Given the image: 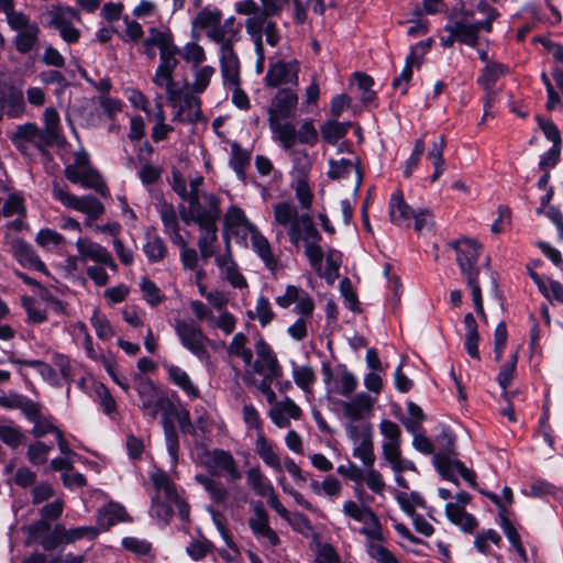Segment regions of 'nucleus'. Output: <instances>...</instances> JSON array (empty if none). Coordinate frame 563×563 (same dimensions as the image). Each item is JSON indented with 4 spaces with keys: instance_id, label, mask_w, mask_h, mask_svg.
I'll return each mask as SVG.
<instances>
[{
    "instance_id": "1",
    "label": "nucleus",
    "mask_w": 563,
    "mask_h": 563,
    "mask_svg": "<svg viewBox=\"0 0 563 563\" xmlns=\"http://www.w3.org/2000/svg\"><path fill=\"white\" fill-rule=\"evenodd\" d=\"M273 211V225L286 228L290 243L295 247L302 243L311 267L321 271L324 253L319 243L322 238L312 218L308 213L300 214L296 206L287 201L275 203Z\"/></svg>"
},
{
    "instance_id": "2",
    "label": "nucleus",
    "mask_w": 563,
    "mask_h": 563,
    "mask_svg": "<svg viewBox=\"0 0 563 563\" xmlns=\"http://www.w3.org/2000/svg\"><path fill=\"white\" fill-rule=\"evenodd\" d=\"M155 494L152 497L151 516L166 523L173 512V507L178 511L181 520L189 517V505L178 495L176 485L162 470H155L150 476Z\"/></svg>"
},
{
    "instance_id": "3",
    "label": "nucleus",
    "mask_w": 563,
    "mask_h": 563,
    "mask_svg": "<svg viewBox=\"0 0 563 563\" xmlns=\"http://www.w3.org/2000/svg\"><path fill=\"white\" fill-rule=\"evenodd\" d=\"M1 12L11 31L15 32L13 44L18 53H31L40 41L41 29L29 14L15 9L14 0H0Z\"/></svg>"
},
{
    "instance_id": "4",
    "label": "nucleus",
    "mask_w": 563,
    "mask_h": 563,
    "mask_svg": "<svg viewBox=\"0 0 563 563\" xmlns=\"http://www.w3.org/2000/svg\"><path fill=\"white\" fill-rule=\"evenodd\" d=\"M134 380V388L140 398V409L145 417L154 420L161 415L163 420L175 415L174 402L151 378L135 375Z\"/></svg>"
},
{
    "instance_id": "5",
    "label": "nucleus",
    "mask_w": 563,
    "mask_h": 563,
    "mask_svg": "<svg viewBox=\"0 0 563 563\" xmlns=\"http://www.w3.org/2000/svg\"><path fill=\"white\" fill-rule=\"evenodd\" d=\"M207 37L219 45V62L222 78L236 82L238 65L240 64L238 54L233 45L239 40L238 31H228L221 21L207 31Z\"/></svg>"
},
{
    "instance_id": "6",
    "label": "nucleus",
    "mask_w": 563,
    "mask_h": 563,
    "mask_svg": "<svg viewBox=\"0 0 563 563\" xmlns=\"http://www.w3.org/2000/svg\"><path fill=\"white\" fill-rule=\"evenodd\" d=\"M174 330L180 344L186 350L195 355L201 363H210L208 345L216 349V343L205 334L199 324L194 321L178 319L175 321Z\"/></svg>"
},
{
    "instance_id": "7",
    "label": "nucleus",
    "mask_w": 563,
    "mask_h": 563,
    "mask_svg": "<svg viewBox=\"0 0 563 563\" xmlns=\"http://www.w3.org/2000/svg\"><path fill=\"white\" fill-rule=\"evenodd\" d=\"M203 203L199 199L188 201V209L181 212L185 223H196L199 228L217 224L220 218V199L206 192L202 195Z\"/></svg>"
},
{
    "instance_id": "8",
    "label": "nucleus",
    "mask_w": 563,
    "mask_h": 563,
    "mask_svg": "<svg viewBox=\"0 0 563 563\" xmlns=\"http://www.w3.org/2000/svg\"><path fill=\"white\" fill-rule=\"evenodd\" d=\"M203 465L212 475H225L228 481L242 478V472L232 453L222 449H213L205 454Z\"/></svg>"
},
{
    "instance_id": "9",
    "label": "nucleus",
    "mask_w": 563,
    "mask_h": 563,
    "mask_svg": "<svg viewBox=\"0 0 563 563\" xmlns=\"http://www.w3.org/2000/svg\"><path fill=\"white\" fill-rule=\"evenodd\" d=\"M342 512L352 520L363 523L360 529L363 536L372 538L377 536L378 527L382 525L376 514L368 506L347 499L342 504Z\"/></svg>"
},
{
    "instance_id": "10",
    "label": "nucleus",
    "mask_w": 563,
    "mask_h": 563,
    "mask_svg": "<svg viewBox=\"0 0 563 563\" xmlns=\"http://www.w3.org/2000/svg\"><path fill=\"white\" fill-rule=\"evenodd\" d=\"M456 252V262L462 275L478 274L477 260L481 244L471 238H461L450 243Z\"/></svg>"
},
{
    "instance_id": "11",
    "label": "nucleus",
    "mask_w": 563,
    "mask_h": 563,
    "mask_svg": "<svg viewBox=\"0 0 563 563\" xmlns=\"http://www.w3.org/2000/svg\"><path fill=\"white\" fill-rule=\"evenodd\" d=\"M246 33L253 38L257 52L263 49V34L266 36V42L271 46H276L279 43L280 35L277 25L269 18L265 16H251L245 20Z\"/></svg>"
},
{
    "instance_id": "12",
    "label": "nucleus",
    "mask_w": 563,
    "mask_h": 563,
    "mask_svg": "<svg viewBox=\"0 0 563 563\" xmlns=\"http://www.w3.org/2000/svg\"><path fill=\"white\" fill-rule=\"evenodd\" d=\"M254 349L256 353V360L252 362L254 373L263 377H282L283 367L271 345L261 338Z\"/></svg>"
},
{
    "instance_id": "13",
    "label": "nucleus",
    "mask_w": 563,
    "mask_h": 563,
    "mask_svg": "<svg viewBox=\"0 0 563 563\" xmlns=\"http://www.w3.org/2000/svg\"><path fill=\"white\" fill-rule=\"evenodd\" d=\"M433 464L443 478L451 481L454 484H457L456 474H459L471 486L476 485L475 473L459 460L451 459L445 454L437 453L433 455Z\"/></svg>"
},
{
    "instance_id": "14",
    "label": "nucleus",
    "mask_w": 563,
    "mask_h": 563,
    "mask_svg": "<svg viewBox=\"0 0 563 563\" xmlns=\"http://www.w3.org/2000/svg\"><path fill=\"white\" fill-rule=\"evenodd\" d=\"M76 249L81 261H92L109 267L113 273L118 272V265L113 261L111 253L101 244L80 236L76 241Z\"/></svg>"
},
{
    "instance_id": "15",
    "label": "nucleus",
    "mask_w": 563,
    "mask_h": 563,
    "mask_svg": "<svg viewBox=\"0 0 563 563\" xmlns=\"http://www.w3.org/2000/svg\"><path fill=\"white\" fill-rule=\"evenodd\" d=\"M65 176L73 184H79L84 188L93 189L104 197L109 195L101 175L92 168L67 166L65 168Z\"/></svg>"
},
{
    "instance_id": "16",
    "label": "nucleus",
    "mask_w": 563,
    "mask_h": 563,
    "mask_svg": "<svg viewBox=\"0 0 563 563\" xmlns=\"http://www.w3.org/2000/svg\"><path fill=\"white\" fill-rule=\"evenodd\" d=\"M4 243L22 266L40 272L45 271V264L38 258L29 243L10 233L5 234Z\"/></svg>"
},
{
    "instance_id": "17",
    "label": "nucleus",
    "mask_w": 563,
    "mask_h": 563,
    "mask_svg": "<svg viewBox=\"0 0 563 563\" xmlns=\"http://www.w3.org/2000/svg\"><path fill=\"white\" fill-rule=\"evenodd\" d=\"M298 96L290 89H279L267 110L268 120H286L295 117Z\"/></svg>"
},
{
    "instance_id": "18",
    "label": "nucleus",
    "mask_w": 563,
    "mask_h": 563,
    "mask_svg": "<svg viewBox=\"0 0 563 563\" xmlns=\"http://www.w3.org/2000/svg\"><path fill=\"white\" fill-rule=\"evenodd\" d=\"M299 63L297 60H278L268 67L265 82L268 87H278L284 84H298Z\"/></svg>"
},
{
    "instance_id": "19",
    "label": "nucleus",
    "mask_w": 563,
    "mask_h": 563,
    "mask_svg": "<svg viewBox=\"0 0 563 563\" xmlns=\"http://www.w3.org/2000/svg\"><path fill=\"white\" fill-rule=\"evenodd\" d=\"M267 415L277 428L284 429L290 426V419L299 420L302 410L291 398L285 397L283 400L274 402Z\"/></svg>"
},
{
    "instance_id": "20",
    "label": "nucleus",
    "mask_w": 563,
    "mask_h": 563,
    "mask_svg": "<svg viewBox=\"0 0 563 563\" xmlns=\"http://www.w3.org/2000/svg\"><path fill=\"white\" fill-rule=\"evenodd\" d=\"M25 110L23 93L12 85H0V115L20 117Z\"/></svg>"
},
{
    "instance_id": "21",
    "label": "nucleus",
    "mask_w": 563,
    "mask_h": 563,
    "mask_svg": "<svg viewBox=\"0 0 563 563\" xmlns=\"http://www.w3.org/2000/svg\"><path fill=\"white\" fill-rule=\"evenodd\" d=\"M329 166L328 176L331 179H344L354 174L356 178L355 190L360 189L363 174L360 168V158L356 155L352 154L349 158L330 159Z\"/></svg>"
},
{
    "instance_id": "22",
    "label": "nucleus",
    "mask_w": 563,
    "mask_h": 563,
    "mask_svg": "<svg viewBox=\"0 0 563 563\" xmlns=\"http://www.w3.org/2000/svg\"><path fill=\"white\" fill-rule=\"evenodd\" d=\"M375 399L366 393H358L352 399L341 404L344 417L350 421H358L372 415Z\"/></svg>"
},
{
    "instance_id": "23",
    "label": "nucleus",
    "mask_w": 563,
    "mask_h": 563,
    "mask_svg": "<svg viewBox=\"0 0 563 563\" xmlns=\"http://www.w3.org/2000/svg\"><path fill=\"white\" fill-rule=\"evenodd\" d=\"M249 235L251 239L252 250L263 261L265 267L271 272L277 271L279 261L274 254L267 238L261 233L257 227H251Z\"/></svg>"
},
{
    "instance_id": "24",
    "label": "nucleus",
    "mask_w": 563,
    "mask_h": 563,
    "mask_svg": "<svg viewBox=\"0 0 563 563\" xmlns=\"http://www.w3.org/2000/svg\"><path fill=\"white\" fill-rule=\"evenodd\" d=\"M428 46L429 45L427 43L420 42L416 46L411 47L400 75L393 80V87L395 89H400L401 93L407 92V84L411 79L412 68H419L422 65V55Z\"/></svg>"
},
{
    "instance_id": "25",
    "label": "nucleus",
    "mask_w": 563,
    "mask_h": 563,
    "mask_svg": "<svg viewBox=\"0 0 563 563\" xmlns=\"http://www.w3.org/2000/svg\"><path fill=\"white\" fill-rule=\"evenodd\" d=\"M249 527L256 538H265L269 545L276 547L279 543L277 533L269 527L268 515L263 506L258 505L254 508V515L249 520Z\"/></svg>"
},
{
    "instance_id": "26",
    "label": "nucleus",
    "mask_w": 563,
    "mask_h": 563,
    "mask_svg": "<svg viewBox=\"0 0 563 563\" xmlns=\"http://www.w3.org/2000/svg\"><path fill=\"white\" fill-rule=\"evenodd\" d=\"M216 264L219 267L221 275L229 282V284L239 289L247 287L245 277L240 273L236 263L232 258L230 252L227 254L218 255Z\"/></svg>"
},
{
    "instance_id": "27",
    "label": "nucleus",
    "mask_w": 563,
    "mask_h": 563,
    "mask_svg": "<svg viewBox=\"0 0 563 563\" xmlns=\"http://www.w3.org/2000/svg\"><path fill=\"white\" fill-rule=\"evenodd\" d=\"M272 139L285 150H290L297 142V130L294 123L285 120H268Z\"/></svg>"
},
{
    "instance_id": "28",
    "label": "nucleus",
    "mask_w": 563,
    "mask_h": 563,
    "mask_svg": "<svg viewBox=\"0 0 563 563\" xmlns=\"http://www.w3.org/2000/svg\"><path fill=\"white\" fill-rule=\"evenodd\" d=\"M445 31L450 34H453L455 38H457V42L462 44L473 48L477 47L478 45L479 34L474 23L467 22L465 20L452 21L451 24L445 26Z\"/></svg>"
},
{
    "instance_id": "29",
    "label": "nucleus",
    "mask_w": 563,
    "mask_h": 563,
    "mask_svg": "<svg viewBox=\"0 0 563 563\" xmlns=\"http://www.w3.org/2000/svg\"><path fill=\"white\" fill-rule=\"evenodd\" d=\"M366 553L377 563H395L396 556L384 545L385 537L382 526L378 527V533L375 538L365 536Z\"/></svg>"
},
{
    "instance_id": "30",
    "label": "nucleus",
    "mask_w": 563,
    "mask_h": 563,
    "mask_svg": "<svg viewBox=\"0 0 563 563\" xmlns=\"http://www.w3.org/2000/svg\"><path fill=\"white\" fill-rule=\"evenodd\" d=\"M168 379L179 387L189 398L197 399L200 397V390L191 380L186 371L177 365H164Z\"/></svg>"
},
{
    "instance_id": "31",
    "label": "nucleus",
    "mask_w": 563,
    "mask_h": 563,
    "mask_svg": "<svg viewBox=\"0 0 563 563\" xmlns=\"http://www.w3.org/2000/svg\"><path fill=\"white\" fill-rule=\"evenodd\" d=\"M31 413L25 411L23 415L26 419L33 423L32 434L36 438H41L47 433L57 434L60 431L52 421L51 417H45L41 413L40 405L32 400Z\"/></svg>"
},
{
    "instance_id": "32",
    "label": "nucleus",
    "mask_w": 563,
    "mask_h": 563,
    "mask_svg": "<svg viewBox=\"0 0 563 563\" xmlns=\"http://www.w3.org/2000/svg\"><path fill=\"white\" fill-rule=\"evenodd\" d=\"M413 216V210L407 205L399 191L390 197L389 218L390 221L399 227H409Z\"/></svg>"
},
{
    "instance_id": "33",
    "label": "nucleus",
    "mask_w": 563,
    "mask_h": 563,
    "mask_svg": "<svg viewBox=\"0 0 563 563\" xmlns=\"http://www.w3.org/2000/svg\"><path fill=\"white\" fill-rule=\"evenodd\" d=\"M44 15L48 19L47 26L56 30L80 21V14L76 10L63 5L52 7Z\"/></svg>"
},
{
    "instance_id": "34",
    "label": "nucleus",
    "mask_w": 563,
    "mask_h": 563,
    "mask_svg": "<svg viewBox=\"0 0 563 563\" xmlns=\"http://www.w3.org/2000/svg\"><path fill=\"white\" fill-rule=\"evenodd\" d=\"M508 71V68L499 63L487 64L486 67L482 70L481 76L478 77V82L485 88L487 91L488 100L485 103V113L488 114V107L492 98V88L495 82L503 76H505Z\"/></svg>"
},
{
    "instance_id": "35",
    "label": "nucleus",
    "mask_w": 563,
    "mask_h": 563,
    "mask_svg": "<svg viewBox=\"0 0 563 563\" xmlns=\"http://www.w3.org/2000/svg\"><path fill=\"white\" fill-rule=\"evenodd\" d=\"M224 225L228 230L235 234H249L251 227H256L252 223L245 212L238 206H231L224 214Z\"/></svg>"
},
{
    "instance_id": "36",
    "label": "nucleus",
    "mask_w": 563,
    "mask_h": 563,
    "mask_svg": "<svg viewBox=\"0 0 563 563\" xmlns=\"http://www.w3.org/2000/svg\"><path fill=\"white\" fill-rule=\"evenodd\" d=\"M274 448V443L265 437L264 432H260V434H257L255 440V452L267 466L277 472H282L280 459Z\"/></svg>"
},
{
    "instance_id": "37",
    "label": "nucleus",
    "mask_w": 563,
    "mask_h": 563,
    "mask_svg": "<svg viewBox=\"0 0 563 563\" xmlns=\"http://www.w3.org/2000/svg\"><path fill=\"white\" fill-rule=\"evenodd\" d=\"M145 240L146 242L143 245V252L146 255L148 263L154 264L162 262L168 253L164 240L153 230H148L145 233Z\"/></svg>"
},
{
    "instance_id": "38",
    "label": "nucleus",
    "mask_w": 563,
    "mask_h": 563,
    "mask_svg": "<svg viewBox=\"0 0 563 563\" xmlns=\"http://www.w3.org/2000/svg\"><path fill=\"white\" fill-rule=\"evenodd\" d=\"M445 515L452 523L460 527L464 532H472L477 527L475 517L466 512L459 504L448 503Z\"/></svg>"
},
{
    "instance_id": "39",
    "label": "nucleus",
    "mask_w": 563,
    "mask_h": 563,
    "mask_svg": "<svg viewBox=\"0 0 563 563\" xmlns=\"http://www.w3.org/2000/svg\"><path fill=\"white\" fill-rule=\"evenodd\" d=\"M55 533L59 540L64 541V543H74L81 539H96L99 534V529L92 526L66 529L64 526L57 525L55 526Z\"/></svg>"
},
{
    "instance_id": "40",
    "label": "nucleus",
    "mask_w": 563,
    "mask_h": 563,
    "mask_svg": "<svg viewBox=\"0 0 563 563\" xmlns=\"http://www.w3.org/2000/svg\"><path fill=\"white\" fill-rule=\"evenodd\" d=\"M178 54L179 48L174 43V35L172 31L167 29L163 44L159 47V64L157 67L175 70L178 65Z\"/></svg>"
},
{
    "instance_id": "41",
    "label": "nucleus",
    "mask_w": 563,
    "mask_h": 563,
    "mask_svg": "<svg viewBox=\"0 0 563 563\" xmlns=\"http://www.w3.org/2000/svg\"><path fill=\"white\" fill-rule=\"evenodd\" d=\"M201 119L200 100L191 95H186L179 103L174 120L192 123Z\"/></svg>"
},
{
    "instance_id": "42",
    "label": "nucleus",
    "mask_w": 563,
    "mask_h": 563,
    "mask_svg": "<svg viewBox=\"0 0 563 563\" xmlns=\"http://www.w3.org/2000/svg\"><path fill=\"white\" fill-rule=\"evenodd\" d=\"M380 433L385 440L382 444L383 456L400 449V428L390 420H383L379 423Z\"/></svg>"
},
{
    "instance_id": "43",
    "label": "nucleus",
    "mask_w": 563,
    "mask_h": 563,
    "mask_svg": "<svg viewBox=\"0 0 563 563\" xmlns=\"http://www.w3.org/2000/svg\"><path fill=\"white\" fill-rule=\"evenodd\" d=\"M195 481L205 488L213 503L224 504L227 501L229 493L221 482L205 474H197Z\"/></svg>"
},
{
    "instance_id": "44",
    "label": "nucleus",
    "mask_w": 563,
    "mask_h": 563,
    "mask_svg": "<svg viewBox=\"0 0 563 563\" xmlns=\"http://www.w3.org/2000/svg\"><path fill=\"white\" fill-rule=\"evenodd\" d=\"M63 501L60 499H56L51 504H47L42 508V519L37 522L31 525L29 530L32 534H36L41 531H46L49 529L48 521L57 519L63 511Z\"/></svg>"
},
{
    "instance_id": "45",
    "label": "nucleus",
    "mask_w": 563,
    "mask_h": 563,
    "mask_svg": "<svg viewBox=\"0 0 563 563\" xmlns=\"http://www.w3.org/2000/svg\"><path fill=\"white\" fill-rule=\"evenodd\" d=\"M310 488L316 495L331 499L340 497L343 490L340 479L333 475L324 477L322 482L312 481Z\"/></svg>"
},
{
    "instance_id": "46",
    "label": "nucleus",
    "mask_w": 563,
    "mask_h": 563,
    "mask_svg": "<svg viewBox=\"0 0 563 563\" xmlns=\"http://www.w3.org/2000/svg\"><path fill=\"white\" fill-rule=\"evenodd\" d=\"M352 454L364 466H374L376 456L374 453L373 432H366L362 441L354 443Z\"/></svg>"
},
{
    "instance_id": "47",
    "label": "nucleus",
    "mask_w": 563,
    "mask_h": 563,
    "mask_svg": "<svg viewBox=\"0 0 563 563\" xmlns=\"http://www.w3.org/2000/svg\"><path fill=\"white\" fill-rule=\"evenodd\" d=\"M126 514L122 506L119 504L110 503L102 507L97 517L98 526L102 529H109L117 522L123 521Z\"/></svg>"
},
{
    "instance_id": "48",
    "label": "nucleus",
    "mask_w": 563,
    "mask_h": 563,
    "mask_svg": "<svg viewBox=\"0 0 563 563\" xmlns=\"http://www.w3.org/2000/svg\"><path fill=\"white\" fill-rule=\"evenodd\" d=\"M37 128L35 123H25L16 126L11 139L14 146L22 153L27 154L34 141Z\"/></svg>"
},
{
    "instance_id": "49",
    "label": "nucleus",
    "mask_w": 563,
    "mask_h": 563,
    "mask_svg": "<svg viewBox=\"0 0 563 563\" xmlns=\"http://www.w3.org/2000/svg\"><path fill=\"white\" fill-rule=\"evenodd\" d=\"M165 443L167 452L170 456L172 466L175 467L178 463V453H179V439L176 427L174 426L172 418H165L162 421Z\"/></svg>"
},
{
    "instance_id": "50",
    "label": "nucleus",
    "mask_w": 563,
    "mask_h": 563,
    "mask_svg": "<svg viewBox=\"0 0 563 563\" xmlns=\"http://www.w3.org/2000/svg\"><path fill=\"white\" fill-rule=\"evenodd\" d=\"M247 342L249 339L244 333H235L228 346V353L231 356L241 357L245 365L250 366L253 361V352L246 346Z\"/></svg>"
},
{
    "instance_id": "51",
    "label": "nucleus",
    "mask_w": 563,
    "mask_h": 563,
    "mask_svg": "<svg viewBox=\"0 0 563 563\" xmlns=\"http://www.w3.org/2000/svg\"><path fill=\"white\" fill-rule=\"evenodd\" d=\"M292 378L295 384L305 393L310 394L313 384L317 380V375L313 368L309 365H296L292 363Z\"/></svg>"
},
{
    "instance_id": "52",
    "label": "nucleus",
    "mask_w": 563,
    "mask_h": 563,
    "mask_svg": "<svg viewBox=\"0 0 563 563\" xmlns=\"http://www.w3.org/2000/svg\"><path fill=\"white\" fill-rule=\"evenodd\" d=\"M198 239V247L203 260H208L214 254V243L217 242V224L202 227Z\"/></svg>"
},
{
    "instance_id": "53",
    "label": "nucleus",
    "mask_w": 563,
    "mask_h": 563,
    "mask_svg": "<svg viewBox=\"0 0 563 563\" xmlns=\"http://www.w3.org/2000/svg\"><path fill=\"white\" fill-rule=\"evenodd\" d=\"M216 74V68L210 65L197 66L192 68V81L190 88L196 93H202L209 86L211 78Z\"/></svg>"
},
{
    "instance_id": "54",
    "label": "nucleus",
    "mask_w": 563,
    "mask_h": 563,
    "mask_svg": "<svg viewBox=\"0 0 563 563\" xmlns=\"http://www.w3.org/2000/svg\"><path fill=\"white\" fill-rule=\"evenodd\" d=\"M445 146V141L443 136H440L438 140H434L428 151V158L432 161L434 165V173L431 176V181H435L440 175L444 170V158L443 151Z\"/></svg>"
},
{
    "instance_id": "55",
    "label": "nucleus",
    "mask_w": 563,
    "mask_h": 563,
    "mask_svg": "<svg viewBox=\"0 0 563 563\" xmlns=\"http://www.w3.org/2000/svg\"><path fill=\"white\" fill-rule=\"evenodd\" d=\"M246 482L256 495L262 496L273 488L271 481L263 474L260 467H251L246 472Z\"/></svg>"
},
{
    "instance_id": "56",
    "label": "nucleus",
    "mask_w": 563,
    "mask_h": 563,
    "mask_svg": "<svg viewBox=\"0 0 563 563\" xmlns=\"http://www.w3.org/2000/svg\"><path fill=\"white\" fill-rule=\"evenodd\" d=\"M167 29H159L152 26L148 29V35L143 40L142 46L144 49V54L150 60H154L156 57L155 48L159 51V47L163 44V40L165 36Z\"/></svg>"
},
{
    "instance_id": "57",
    "label": "nucleus",
    "mask_w": 563,
    "mask_h": 563,
    "mask_svg": "<svg viewBox=\"0 0 563 563\" xmlns=\"http://www.w3.org/2000/svg\"><path fill=\"white\" fill-rule=\"evenodd\" d=\"M222 19V13L218 9L205 8L200 10L192 20V27L199 30H211Z\"/></svg>"
},
{
    "instance_id": "58",
    "label": "nucleus",
    "mask_w": 563,
    "mask_h": 563,
    "mask_svg": "<svg viewBox=\"0 0 563 563\" xmlns=\"http://www.w3.org/2000/svg\"><path fill=\"white\" fill-rule=\"evenodd\" d=\"M236 318L228 310L219 311V314L213 313L208 328L211 330H221L225 335H230L234 332L236 327Z\"/></svg>"
},
{
    "instance_id": "59",
    "label": "nucleus",
    "mask_w": 563,
    "mask_h": 563,
    "mask_svg": "<svg viewBox=\"0 0 563 563\" xmlns=\"http://www.w3.org/2000/svg\"><path fill=\"white\" fill-rule=\"evenodd\" d=\"M181 58L191 65V68L201 65L207 59L205 48L196 42H189L179 49Z\"/></svg>"
},
{
    "instance_id": "60",
    "label": "nucleus",
    "mask_w": 563,
    "mask_h": 563,
    "mask_svg": "<svg viewBox=\"0 0 563 563\" xmlns=\"http://www.w3.org/2000/svg\"><path fill=\"white\" fill-rule=\"evenodd\" d=\"M0 407L5 409H19L22 413L25 411L31 413L32 400L24 395L10 391L9 394L0 395Z\"/></svg>"
},
{
    "instance_id": "61",
    "label": "nucleus",
    "mask_w": 563,
    "mask_h": 563,
    "mask_svg": "<svg viewBox=\"0 0 563 563\" xmlns=\"http://www.w3.org/2000/svg\"><path fill=\"white\" fill-rule=\"evenodd\" d=\"M362 483L374 494L382 496L384 494L386 483L383 475L374 468V466H365L362 473Z\"/></svg>"
},
{
    "instance_id": "62",
    "label": "nucleus",
    "mask_w": 563,
    "mask_h": 563,
    "mask_svg": "<svg viewBox=\"0 0 563 563\" xmlns=\"http://www.w3.org/2000/svg\"><path fill=\"white\" fill-rule=\"evenodd\" d=\"M251 154L242 148L239 143H231L230 166L241 177L244 174L245 166L250 163Z\"/></svg>"
},
{
    "instance_id": "63",
    "label": "nucleus",
    "mask_w": 563,
    "mask_h": 563,
    "mask_svg": "<svg viewBox=\"0 0 563 563\" xmlns=\"http://www.w3.org/2000/svg\"><path fill=\"white\" fill-rule=\"evenodd\" d=\"M350 123H341L338 121H327L321 126L322 137L329 142L330 144H335L340 139H342L346 132Z\"/></svg>"
},
{
    "instance_id": "64",
    "label": "nucleus",
    "mask_w": 563,
    "mask_h": 563,
    "mask_svg": "<svg viewBox=\"0 0 563 563\" xmlns=\"http://www.w3.org/2000/svg\"><path fill=\"white\" fill-rule=\"evenodd\" d=\"M97 336L100 340L108 341L114 336V329L110 321L96 309L90 318Z\"/></svg>"
}]
</instances>
